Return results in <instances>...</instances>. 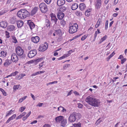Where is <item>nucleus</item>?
Returning a JSON list of instances; mask_svg holds the SVG:
<instances>
[{
	"mask_svg": "<svg viewBox=\"0 0 127 127\" xmlns=\"http://www.w3.org/2000/svg\"><path fill=\"white\" fill-rule=\"evenodd\" d=\"M55 120L56 123L60 124L61 126L63 127H65L67 123V119L62 116L56 117Z\"/></svg>",
	"mask_w": 127,
	"mask_h": 127,
	"instance_id": "f257e3e1",
	"label": "nucleus"
},
{
	"mask_svg": "<svg viewBox=\"0 0 127 127\" xmlns=\"http://www.w3.org/2000/svg\"><path fill=\"white\" fill-rule=\"evenodd\" d=\"M81 117V115L80 113L74 112L70 114L68 118V121L71 123H73L76 119H79Z\"/></svg>",
	"mask_w": 127,
	"mask_h": 127,
	"instance_id": "f03ea898",
	"label": "nucleus"
},
{
	"mask_svg": "<svg viewBox=\"0 0 127 127\" xmlns=\"http://www.w3.org/2000/svg\"><path fill=\"white\" fill-rule=\"evenodd\" d=\"M78 25L76 23L74 24L73 25H71L69 27V32L70 33H73L77 31L78 28Z\"/></svg>",
	"mask_w": 127,
	"mask_h": 127,
	"instance_id": "7ed1b4c3",
	"label": "nucleus"
},
{
	"mask_svg": "<svg viewBox=\"0 0 127 127\" xmlns=\"http://www.w3.org/2000/svg\"><path fill=\"white\" fill-rule=\"evenodd\" d=\"M17 16H29L30 13L26 9L19 10L17 13Z\"/></svg>",
	"mask_w": 127,
	"mask_h": 127,
	"instance_id": "20e7f679",
	"label": "nucleus"
},
{
	"mask_svg": "<svg viewBox=\"0 0 127 127\" xmlns=\"http://www.w3.org/2000/svg\"><path fill=\"white\" fill-rule=\"evenodd\" d=\"M39 7L41 12L45 13L48 10V9L46 4L44 3H40L39 5Z\"/></svg>",
	"mask_w": 127,
	"mask_h": 127,
	"instance_id": "39448f33",
	"label": "nucleus"
},
{
	"mask_svg": "<svg viewBox=\"0 0 127 127\" xmlns=\"http://www.w3.org/2000/svg\"><path fill=\"white\" fill-rule=\"evenodd\" d=\"M95 98H94L92 96H89L87 97L85 99L86 102L88 103V104L92 106L93 102L94 101Z\"/></svg>",
	"mask_w": 127,
	"mask_h": 127,
	"instance_id": "423d86ee",
	"label": "nucleus"
},
{
	"mask_svg": "<svg viewBox=\"0 0 127 127\" xmlns=\"http://www.w3.org/2000/svg\"><path fill=\"white\" fill-rule=\"evenodd\" d=\"M15 51L18 55L20 56H22L24 53L23 49L20 46H18L16 47Z\"/></svg>",
	"mask_w": 127,
	"mask_h": 127,
	"instance_id": "0eeeda50",
	"label": "nucleus"
},
{
	"mask_svg": "<svg viewBox=\"0 0 127 127\" xmlns=\"http://www.w3.org/2000/svg\"><path fill=\"white\" fill-rule=\"evenodd\" d=\"M37 54L36 50H33L30 51L28 54V57L29 58H32L34 56Z\"/></svg>",
	"mask_w": 127,
	"mask_h": 127,
	"instance_id": "6e6552de",
	"label": "nucleus"
},
{
	"mask_svg": "<svg viewBox=\"0 0 127 127\" xmlns=\"http://www.w3.org/2000/svg\"><path fill=\"white\" fill-rule=\"evenodd\" d=\"M94 101H95L93 102L92 106L95 107H99L100 104V101L99 100L95 98Z\"/></svg>",
	"mask_w": 127,
	"mask_h": 127,
	"instance_id": "1a4fd4ad",
	"label": "nucleus"
},
{
	"mask_svg": "<svg viewBox=\"0 0 127 127\" xmlns=\"http://www.w3.org/2000/svg\"><path fill=\"white\" fill-rule=\"evenodd\" d=\"M11 59L13 62H16L18 61V58L17 55L14 53L11 56Z\"/></svg>",
	"mask_w": 127,
	"mask_h": 127,
	"instance_id": "9d476101",
	"label": "nucleus"
},
{
	"mask_svg": "<svg viewBox=\"0 0 127 127\" xmlns=\"http://www.w3.org/2000/svg\"><path fill=\"white\" fill-rule=\"evenodd\" d=\"M73 52L72 50H71L69 51L67 53H66L63 56L59 58V60H62L64 59L65 58L67 57H69Z\"/></svg>",
	"mask_w": 127,
	"mask_h": 127,
	"instance_id": "9b49d317",
	"label": "nucleus"
},
{
	"mask_svg": "<svg viewBox=\"0 0 127 127\" xmlns=\"http://www.w3.org/2000/svg\"><path fill=\"white\" fill-rule=\"evenodd\" d=\"M48 45V44L46 43V46L43 45L40 46L39 48V51H44L47 49Z\"/></svg>",
	"mask_w": 127,
	"mask_h": 127,
	"instance_id": "f8f14e48",
	"label": "nucleus"
},
{
	"mask_svg": "<svg viewBox=\"0 0 127 127\" xmlns=\"http://www.w3.org/2000/svg\"><path fill=\"white\" fill-rule=\"evenodd\" d=\"M101 0H96L95 2V5L97 9H99L101 4Z\"/></svg>",
	"mask_w": 127,
	"mask_h": 127,
	"instance_id": "ddd939ff",
	"label": "nucleus"
},
{
	"mask_svg": "<svg viewBox=\"0 0 127 127\" xmlns=\"http://www.w3.org/2000/svg\"><path fill=\"white\" fill-rule=\"evenodd\" d=\"M32 41L35 43H37L39 40V38L38 36L33 37L31 38Z\"/></svg>",
	"mask_w": 127,
	"mask_h": 127,
	"instance_id": "4468645a",
	"label": "nucleus"
},
{
	"mask_svg": "<svg viewBox=\"0 0 127 127\" xmlns=\"http://www.w3.org/2000/svg\"><path fill=\"white\" fill-rule=\"evenodd\" d=\"M17 19L16 16H12L11 17L10 19L9 22L12 24H14L17 22Z\"/></svg>",
	"mask_w": 127,
	"mask_h": 127,
	"instance_id": "2eb2a0df",
	"label": "nucleus"
},
{
	"mask_svg": "<svg viewBox=\"0 0 127 127\" xmlns=\"http://www.w3.org/2000/svg\"><path fill=\"white\" fill-rule=\"evenodd\" d=\"M27 23L31 30L32 29L35 27L34 24L33 22H31L30 20L28 21Z\"/></svg>",
	"mask_w": 127,
	"mask_h": 127,
	"instance_id": "dca6fc26",
	"label": "nucleus"
},
{
	"mask_svg": "<svg viewBox=\"0 0 127 127\" xmlns=\"http://www.w3.org/2000/svg\"><path fill=\"white\" fill-rule=\"evenodd\" d=\"M11 63V62L10 60L9 59H7L5 61L3 64L4 66L7 67Z\"/></svg>",
	"mask_w": 127,
	"mask_h": 127,
	"instance_id": "f3484780",
	"label": "nucleus"
},
{
	"mask_svg": "<svg viewBox=\"0 0 127 127\" xmlns=\"http://www.w3.org/2000/svg\"><path fill=\"white\" fill-rule=\"evenodd\" d=\"M64 0H58L57 2V4L59 6H62L65 3Z\"/></svg>",
	"mask_w": 127,
	"mask_h": 127,
	"instance_id": "a211bd4d",
	"label": "nucleus"
},
{
	"mask_svg": "<svg viewBox=\"0 0 127 127\" xmlns=\"http://www.w3.org/2000/svg\"><path fill=\"white\" fill-rule=\"evenodd\" d=\"M7 55V52L4 51H1L0 53V57L2 58L5 57Z\"/></svg>",
	"mask_w": 127,
	"mask_h": 127,
	"instance_id": "6ab92c4d",
	"label": "nucleus"
},
{
	"mask_svg": "<svg viewBox=\"0 0 127 127\" xmlns=\"http://www.w3.org/2000/svg\"><path fill=\"white\" fill-rule=\"evenodd\" d=\"M16 115L15 114H14L12 115L11 117L9 118L8 120L6 122V124H8L11 121L13 120V119H14Z\"/></svg>",
	"mask_w": 127,
	"mask_h": 127,
	"instance_id": "aec40b11",
	"label": "nucleus"
},
{
	"mask_svg": "<svg viewBox=\"0 0 127 127\" xmlns=\"http://www.w3.org/2000/svg\"><path fill=\"white\" fill-rule=\"evenodd\" d=\"M7 30L10 31L15 30V27L13 25H11L9 26L7 28Z\"/></svg>",
	"mask_w": 127,
	"mask_h": 127,
	"instance_id": "412c9836",
	"label": "nucleus"
},
{
	"mask_svg": "<svg viewBox=\"0 0 127 127\" xmlns=\"http://www.w3.org/2000/svg\"><path fill=\"white\" fill-rule=\"evenodd\" d=\"M17 27L18 28L21 27L23 25V22L21 20L17 21Z\"/></svg>",
	"mask_w": 127,
	"mask_h": 127,
	"instance_id": "4be33fe9",
	"label": "nucleus"
},
{
	"mask_svg": "<svg viewBox=\"0 0 127 127\" xmlns=\"http://www.w3.org/2000/svg\"><path fill=\"white\" fill-rule=\"evenodd\" d=\"M25 76L26 74H25L23 73L20 74L16 76V78L18 80H20Z\"/></svg>",
	"mask_w": 127,
	"mask_h": 127,
	"instance_id": "5701e85b",
	"label": "nucleus"
},
{
	"mask_svg": "<svg viewBox=\"0 0 127 127\" xmlns=\"http://www.w3.org/2000/svg\"><path fill=\"white\" fill-rule=\"evenodd\" d=\"M38 7H35L32 10L31 15H33L35 14L37 11Z\"/></svg>",
	"mask_w": 127,
	"mask_h": 127,
	"instance_id": "b1692460",
	"label": "nucleus"
},
{
	"mask_svg": "<svg viewBox=\"0 0 127 127\" xmlns=\"http://www.w3.org/2000/svg\"><path fill=\"white\" fill-rule=\"evenodd\" d=\"M0 26L3 28H5L7 26V24L5 22L2 21L0 23Z\"/></svg>",
	"mask_w": 127,
	"mask_h": 127,
	"instance_id": "393cba45",
	"label": "nucleus"
},
{
	"mask_svg": "<svg viewBox=\"0 0 127 127\" xmlns=\"http://www.w3.org/2000/svg\"><path fill=\"white\" fill-rule=\"evenodd\" d=\"M55 33L58 36H60L62 35V32L61 30L60 29L56 30Z\"/></svg>",
	"mask_w": 127,
	"mask_h": 127,
	"instance_id": "a878e982",
	"label": "nucleus"
},
{
	"mask_svg": "<svg viewBox=\"0 0 127 127\" xmlns=\"http://www.w3.org/2000/svg\"><path fill=\"white\" fill-rule=\"evenodd\" d=\"M78 4L75 3H74L71 6V8L73 10H74L77 9L78 7Z\"/></svg>",
	"mask_w": 127,
	"mask_h": 127,
	"instance_id": "bb28decb",
	"label": "nucleus"
},
{
	"mask_svg": "<svg viewBox=\"0 0 127 127\" xmlns=\"http://www.w3.org/2000/svg\"><path fill=\"white\" fill-rule=\"evenodd\" d=\"M79 6L80 9L82 11L84 10V9H85L86 7V5L85 4L83 3L80 4L79 5Z\"/></svg>",
	"mask_w": 127,
	"mask_h": 127,
	"instance_id": "cd10ccee",
	"label": "nucleus"
},
{
	"mask_svg": "<svg viewBox=\"0 0 127 127\" xmlns=\"http://www.w3.org/2000/svg\"><path fill=\"white\" fill-rule=\"evenodd\" d=\"M57 16H64V12L60 10L57 13Z\"/></svg>",
	"mask_w": 127,
	"mask_h": 127,
	"instance_id": "c85d7f7f",
	"label": "nucleus"
},
{
	"mask_svg": "<svg viewBox=\"0 0 127 127\" xmlns=\"http://www.w3.org/2000/svg\"><path fill=\"white\" fill-rule=\"evenodd\" d=\"M21 88L20 85H14L13 87V89L14 91H16L17 89H20Z\"/></svg>",
	"mask_w": 127,
	"mask_h": 127,
	"instance_id": "c756f323",
	"label": "nucleus"
},
{
	"mask_svg": "<svg viewBox=\"0 0 127 127\" xmlns=\"http://www.w3.org/2000/svg\"><path fill=\"white\" fill-rule=\"evenodd\" d=\"M45 25L47 27L49 28L50 27V22L49 21L48 19H46V22H45Z\"/></svg>",
	"mask_w": 127,
	"mask_h": 127,
	"instance_id": "7c9ffc66",
	"label": "nucleus"
},
{
	"mask_svg": "<svg viewBox=\"0 0 127 127\" xmlns=\"http://www.w3.org/2000/svg\"><path fill=\"white\" fill-rule=\"evenodd\" d=\"M100 30L98 29H97V31L95 32V33L94 34V37L95 38H95L97 37V34H99L100 32L99 31Z\"/></svg>",
	"mask_w": 127,
	"mask_h": 127,
	"instance_id": "2f4dec72",
	"label": "nucleus"
},
{
	"mask_svg": "<svg viewBox=\"0 0 127 127\" xmlns=\"http://www.w3.org/2000/svg\"><path fill=\"white\" fill-rule=\"evenodd\" d=\"M107 38V36L105 35L104 37L101 38L99 42V44L101 43L102 42L104 41Z\"/></svg>",
	"mask_w": 127,
	"mask_h": 127,
	"instance_id": "473e14b6",
	"label": "nucleus"
},
{
	"mask_svg": "<svg viewBox=\"0 0 127 127\" xmlns=\"http://www.w3.org/2000/svg\"><path fill=\"white\" fill-rule=\"evenodd\" d=\"M81 124L80 123H79L77 124H74L70 127H80Z\"/></svg>",
	"mask_w": 127,
	"mask_h": 127,
	"instance_id": "72a5a7b5",
	"label": "nucleus"
},
{
	"mask_svg": "<svg viewBox=\"0 0 127 127\" xmlns=\"http://www.w3.org/2000/svg\"><path fill=\"white\" fill-rule=\"evenodd\" d=\"M14 111L12 109L10 110L7 112L6 113V114L5 116V117L8 116L11 114H12V112Z\"/></svg>",
	"mask_w": 127,
	"mask_h": 127,
	"instance_id": "f704fd0d",
	"label": "nucleus"
},
{
	"mask_svg": "<svg viewBox=\"0 0 127 127\" xmlns=\"http://www.w3.org/2000/svg\"><path fill=\"white\" fill-rule=\"evenodd\" d=\"M101 22V20L100 19H99L95 26V27L96 28H97L100 25V23Z\"/></svg>",
	"mask_w": 127,
	"mask_h": 127,
	"instance_id": "c9c22d12",
	"label": "nucleus"
},
{
	"mask_svg": "<svg viewBox=\"0 0 127 127\" xmlns=\"http://www.w3.org/2000/svg\"><path fill=\"white\" fill-rule=\"evenodd\" d=\"M26 108V106H22L19 108V111L21 112H22Z\"/></svg>",
	"mask_w": 127,
	"mask_h": 127,
	"instance_id": "e433bc0d",
	"label": "nucleus"
},
{
	"mask_svg": "<svg viewBox=\"0 0 127 127\" xmlns=\"http://www.w3.org/2000/svg\"><path fill=\"white\" fill-rule=\"evenodd\" d=\"M66 10V8L64 6H62L60 8V10L64 12Z\"/></svg>",
	"mask_w": 127,
	"mask_h": 127,
	"instance_id": "4c0bfd02",
	"label": "nucleus"
},
{
	"mask_svg": "<svg viewBox=\"0 0 127 127\" xmlns=\"http://www.w3.org/2000/svg\"><path fill=\"white\" fill-rule=\"evenodd\" d=\"M0 91L2 92L3 95L5 96H6L7 95V94L5 91L2 89L0 88Z\"/></svg>",
	"mask_w": 127,
	"mask_h": 127,
	"instance_id": "58836bf2",
	"label": "nucleus"
},
{
	"mask_svg": "<svg viewBox=\"0 0 127 127\" xmlns=\"http://www.w3.org/2000/svg\"><path fill=\"white\" fill-rule=\"evenodd\" d=\"M51 20L54 21V22H57V18L56 17V16H51Z\"/></svg>",
	"mask_w": 127,
	"mask_h": 127,
	"instance_id": "ea45409f",
	"label": "nucleus"
},
{
	"mask_svg": "<svg viewBox=\"0 0 127 127\" xmlns=\"http://www.w3.org/2000/svg\"><path fill=\"white\" fill-rule=\"evenodd\" d=\"M76 14L77 15H78L79 16H81L83 15V13L80 11H78L76 12Z\"/></svg>",
	"mask_w": 127,
	"mask_h": 127,
	"instance_id": "a19ab883",
	"label": "nucleus"
},
{
	"mask_svg": "<svg viewBox=\"0 0 127 127\" xmlns=\"http://www.w3.org/2000/svg\"><path fill=\"white\" fill-rule=\"evenodd\" d=\"M119 78V77H115L113 78V80L111 79L110 80V81L111 82H112L113 83L114 82L116 81V80L117 79H118Z\"/></svg>",
	"mask_w": 127,
	"mask_h": 127,
	"instance_id": "79ce46f5",
	"label": "nucleus"
},
{
	"mask_svg": "<svg viewBox=\"0 0 127 127\" xmlns=\"http://www.w3.org/2000/svg\"><path fill=\"white\" fill-rule=\"evenodd\" d=\"M88 36V34H86L83 36L81 38V40L82 41L84 40L87 38Z\"/></svg>",
	"mask_w": 127,
	"mask_h": 127,
	"instance_id": "37998d69",
	"label": "nucleus"
},
{
	"mask_svg": "<svg viewBox=\"0 0 127 127\" xmlns=\"http://www.w3.org/2000/svg\"><path fill=\"white\" fill-rule=\"evenodd\" d=\"M115 54V53L114 52H113L107 58L109 60Z\"/></svg>",
	"mask_w": 127,
	"mask_h": 127,
	"instance_id": "c03bdc74",
	"label": "nucleus"
},
{
	"mask_svg": "<svg viewBox=\"0 0 127 127\" xmlns=\"http://www.w3.org/2000/svg\"><path fill=\"white\" fill-rule=\"evenodd\" d=\"M70 66L69 64H66L64 65L63 66V68L64 69H66L68 67H69Z\"/></svg>",
	"mask_w": 127,
	"mask_h": 127,
	"instance_id": "a18cd8bd",
	"label": "nucleus"
},
{
	"mask_svg": "<svg viewBox=\"0 0 127 127\" xmlns=\"http://www.w3.org/2000/svg\"><path fill=\"white\" fill-rule=\"evenodd\" d=\"M7 11V10H2L0 12V15H1L3 14L4 13H6Z\"/></svg>",
	"mask_w": 127,
	"mask_h": 127,
	"instance_id": "49530a36",
	"label": "nucleus"
},
{
	"mask_svg": "<svg viewBox=\"0 0 127 127\" xmlns=\"http://www.w3.org/2000/svg\"><path fill=\"white\" fill-rule=\"evenodd\" d=\"M5 33L6 35V37L8 38H9L10 37L9 33L7 32V31H5Z\"/></svg>",
	"mask_w": 127,
	"mask_h": 127,
	"instance_id": "de8ad7c7",
	"label": "nucleus"
},
{
	"mask_svg": "<svg viewBox=\"0 0 127 127\" xmlns=\"http://www.w3.org/2000/svg\"><path fill=\"white\" fill-rule=\"evenodd\" d=\"M42 60V58H38L37 59L35 60V62L36 63H38L40 62H41V61Z\"/></svg>",
	"mask_w": 127,
	"mask_h": 127,
	"instance_id": "09e8293b",
	"label": "nucleus"
},
{
	"mask_svg": "<svg viewBox=\"0 0 127 127\" xmlns=\"http://www.w3.org/2000/svg\"><path fill=\"white\" fill-rule=\"evenodd\" d=\"M52 0H44L45 2L47 4H49L51 2Z\"/></svg>",
	"mask_w": 127,
	"mask_h": 127,
	"instance_id": "8fccbe9b",
	"label": "nucleus"
},
{
	"mask_svg": "<svg viewBox=\"0 0 127 127\" xmlns=\"http://www.w3.org/2000/svg\"><path fill=\"white\" fill-rule=\"evenodd\" d=\"M18 72L17 71H15L11 73L12 76H15L16 75Z\"/></svg>",
	"mask_w": 127,
	"mask_h": 127,
	"instance_id": "3c124183",
	"label": "nucleus"
},
{
	"mask_svg": "<svg viewBox=\"0 0 127 127\" xmlns=\"http://www.w3.org/2000/svg\"><path fill=\"white\" fill-rule=\"evenodd\" d=\"M77 105V106L79 108H82L83 106V105H82V104L80 103L78 104Z\"/></svg>",
	"mask_w": 127,
	"mask_h": 127,
	"instance_id": "603ef678",
	"label": "nucleus"
},
{
	"mask_svg": "<svg viewBox=\"0 0 127 127\" xmlns=\"http://www.w3.org/2000/svg\"><path fill=\"white\" fill-rule=\"evenodd\" d=\"M13 42L15 43H16L17 42V40L16 39V38L15 37H13Z\"/></svg>",
	"mask_w": 127,
	"mask_h": 127,
	"instance_id": "864d4df0",
	"label": "nucleus"
},
{
	"mask_svg": "<svg viewBox=\"0 0 127 127\" xmlns=\"http://www.w3.org/2000/svg\"><path fill=\"white\" fill-rule=\"evenodd\" d=\"M108 21L106 20V21L105 28V29H106L108 28Z\"/></svg>",
	"mask_w": 127,
	"mask_h": 127,
	"instance_id": "5fc2aeb1",
	"label": "nucleus"
},
{
	"mask_svg": "<svg viewBox=\"0 0 127 127\" xmlns=\"http://www.w3.org/2000/svg\"><path fill=\"white\" fill-rule=\"evenodd\" d=\"M127 59L126 58H124L123 59L121 60V64H123L124 63L126 60Z\"/></svg>",
	"mask_w": 127,
	"mask_h": 127,
	"instance_id": "6e6d98bb",
	"label": "nucleus"
},
{
	"mask_svg": "<svg viewBox=\"0 0 127 127\" xmlns=\"http://www.w3.org/2000/svg\"><path fill=\"white\" fill-rule=\"evenodd\" d=\"M51 126L47 124H45L42 127H50Z\"/></svg>",
	"mask_w": 127,
	"mask_h": 127,
	"instance_id": "4d7b16f0",
	"label": "nucleus"
},
{
	"mask_svg": "<svg viewBox=\"0 0 127 127\" xmlns=\"http://www.w3.org/2000/svg\"><path fill=\"white\" fill-rule=\"evenodd\" d=\"M43 62H42L40 64H39V67H38V68H40L41 67H42L43 66Z\"/></svg>",
	"mask_w": 127,
	"mask_h": 127,
	"instance_id": "13d9d810",
	"label": "nucleus"
},
{
	"mask_svg": "<svg viewBox=\"0 0 127 127\" xmlns=\"http://www.w3.org/2000/svg\"><path fill=\"white\" fill-rule=\"evenodd\" d=\"M50 16H56V15L54 13L51 12H50Z\"/></svg>",
	"mask_w": 127,
	"mask_h": 127,
	"instance_id": "bf43d9fd",
	"label": "nucleus"
},
{
	"mask_svg": "<svg viewBox=\"0 0 127 127\" xmlns=\"http://www.w3.org/2000/svg\"><path fill=\"white\" fill-rule=\"evenodd\" d=\"M43 104V103H39L36 106H39V107H40L42 106V105Z\"/></svg>",
	"mask_w": 127,
	"mask_h": 127,
	"instance_id": "052dcab7",
	"label": "nucleus"
},
{
	"mask_svg": "<svg viewBox=\"0 0 127 127\" xmlns=\"http://www.w3.org/2000/svg\"><path fill=\"white\" fill-rule=\"evenodd\" d=\"M31 95L33 99L34 100H35V98L34 96L32 94H31Z\"/></svg>",
	"mask_w": 127,
	"mask_h": 127,
	"instance_id": "680f3d73",
	"label": "nucleus"
},
{
	"mask_svg": "<svg viewBox=\"0 0 127 127\" xmlns=\"http://www.w3.org/2000/svg\"><path fill=\"white\" fill-rule=\"evenodd\" d=\"M39 74V73H38V72H36L35 73H33L32 75V76H35L36 75H37V74Z\"/></svg>",
	"mask_w": 127,
	"mask_h": 127,
	"instance_id": "e2e57ef3",
	"label": "nucleus"
},
{
	"mask_svg": "<svg viewBox=\"0 0 127 127\" xmlns=\"http://www.w3.org/2000/svg\"><path fill=\"white\" fill-rule=\"evenodd\" d=\"M31 113V111H30L28 114H27L25 116L27 118H28L30 115Z\"/></svg>",
	"mask_w": 127,
	"mask_h": 127,
	"instance_id": "0e129e2a",
	"label": "nucleus"
},
{
	"mask_svg": "<svg viewBox=\"0 0 127 127\" xmlns=\"http://www.w3.org/2000/svg\"><path fill=\"white\" fill-rule=\"evenodd\" d=\"M22 118V117L21 116V115H20L19 116L16 118V119L18 120L21 118Z\"/></svg>",
	"mask_w": 127,
	"mask_h": 127,
	"instance_id": "69168bd1",
	"label": "nucleus"
},
{
	"mask_svg": "<svg viewBox=\"0 0 127 127\" xmlns=\"http://www.w3.org/2000/svg\"><path fill=\"white\" fill-rule=\"evenodd\" d=\"M26 112H24L23 113H22L20 114V115H21V116L22 117L26 115Z\"/></svg>",
	"mask_w": 127,
	"mask_h": 127,
	"instance_id": "338daca9",
	"label": "nucleus"
},
{
	"mask_svg": "<svg viewBox=\"0 0 127 127\" xmlns=\"http://www.w3.org/2000/svg\"><path fill=\"white\" fill-rule=\"evenodd\" d=\"M37 121L34 120V121H33L32 122H31V124H35L36 123H37Z\"/></svg>",
	"mask_w": 127,
	"mask_h": 127,
	"instance_id": "774afa93",
	"label": "nucleus"
}]
</instances>
